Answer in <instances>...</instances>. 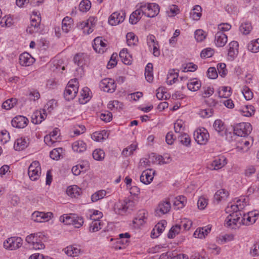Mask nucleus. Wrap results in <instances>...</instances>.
<instances>
[{
    "label": "nucleus",
    "mask_w": 259,
    "mask_h": 259,
    "mask_svg": "<svg viewBox=\"0 0 259 259\" xmlns=\"http://www.w3.org/2000/svg\"><path fill=\"white\" fill-rule=\"evenodd\" d=\"M45 236L41 233L31 234L26 237V241L32 245L34 249H42L45 248L43 241L45 240Z\"/></svg>",
    "instance_id": "nucleus-1"
},
{
    "label": "nucleus",
    "mask_w": 259,
    "mask_h": 259,
    "mask_svg": "<svg viewBox=\"0 0 259 259\" xmlns=\"http://www.w3.org/2000/svg\"><path fill=\"white\" fill-rule=\"evenodd\" d=\"M78 91V82L77 79L75 78L71 79L68 83L65 88L64 95L66 100L70 101L73 99Z\"/></svg>",
    "instance_id": "nucleus-2"
},
{
    "label": "nucleus",
    "mask_w": 259,
    "mask_h": 259,
    "mask_svg": "<svg viewBox=\"0 0 259 259\" xmlns=\"http://www.w3.org/2000/svg\"><path fill=\"white\" fill-rule=\"evenodd\" d=\"M135 206V202L125 198L122 203L119 202L115 205V212L119 214L124 215L128 210H132Z\"/></svg>",
    "instance_id": "nucleus-3"
},
{
    "label": "nucleus",
    "mask_w": 259,
    "mask_h": 259,
    "mask_svg": "<svg viewBox=\"0 0 259 259\" xmlns=\"http://www.w3.org/2000/svg\"><path fill=\"white\" fill-rule=\"evenodd\" d=\"M242 214L241 212L230 213L226 219L228 226L232 227V228H235L236 227H240L242 225V221L244 220L242 217Z\"/></svg>",
    "instance_id": "nucleus-4"
},
{
    "label": "nucleus",
    "mask_w": 259,
    "mask_h": 259,
    "mask_svg": "<svg viewBox=\"0 0 259 259\" xmlns=\"http://www.w3.org/2000/svg\"><path fill=\"white\" fill-rule=\"evenodd\" d=\"M252 131L251 125L248 122H242L237 124L234 127V133L240 137L248 136Z\"/></svg>",
    "instance_id": "nucleus-5"
},
{
    "label": "nucleus",
    "mask_w": 259,
    "mask_h": 259,
    "mask_svg": "<svg viewBox=\"0 0 259 259\" xmlns=\"http://www.w3.org/2000/svg\"><path fill=\"white\" fill-rule=\"evenodd\" d=\"M28 174L32 181L37 180L41 174V167L38 161H33L29 165L28 169Z\"/></svg>",
    "instance_id": "nucleus-6"
},
{
    "label": "nucleus",
    "mask_w": 259,
    "mask_h": 259,
    "mask_svg": "<svg viewBox=\"0 0 259 259\" xmlns=\"http://www.w3.org/2000/svg\"><path fill=\"white\" fill-rule=\"evenodd\" d=\"M144 15L148 17H154L159 12V7L155 3L142 4Z\"/></svg>",
    "instance_id": "nucleus-7"
},
{
    "label": "nucleus",
    "mask_w": 259,
    "mask_h": 259,
    "mask_svg": "<svg viewBox=\"0 0 259 259\" xmlns=\"http://www.w3.org/2000/svg\"><path fill=\"white\" fill-rule=\"evenodd\" d=\"M193 136L195 141L200 145L205 144L209 137L207 131L203 127L197 129L194 132Z\"/></svg>",
    "instance_id": "nucleus-8"
},
{
    "label": "nucleus",
    "mask_w": 259,
    "mask_h": 259,
    "mask_svg": "<svg viewBox=\"0 0 259 259\" xmlns=\"http://www.w3.org/2000/svg\"><path fill=\"white\" fill-rule=\"evenodd\" d=\"M22 241L23 240L20 237H10L4 241V247L6 249L15 250L22 246Z\"/></svg>",
    "instance_id": "nucleus-9"
},
{
    "label": "nucleus",
    "mask_w": 259,
    "mask_h": 259,
    "mask_svg": "<svg viewBox=\"0 0 259 259\" xmlns=\"http://www.w3.org/2000/svg\"><path fill=\"white\" fill-rule=\"evenodd\" d=\"M100 87L104 92L113 93L116 88V84L113 79L106 78L100 81Z\"/></svg>",
    "instance_id": "nucleus-10"
},
{
    "label": "nucleus",
    "mask_w": 259,
    "mask_h": 259,
    "mask_svg": "<svg viewBox=\"0 0 259 259\" xmlns=\"http://www.w3.org/2000/svg\"><path fill=\"white\" fill-rule=\"evenodd\" d=\"M125 17V13L123 11L115 12L109 17L108 22L111 25H116L122 22Z\"/></svg>",
    "instance_id": "nucleus-11"
},
{
    "label": "nucleus",
    "mask_w": 259,
    "mask_h": 259,
    "mask_svg": "<svg viewBox=\"0 0 259 259\" xmlns=\"http://www.w3.org/2000/svg\"><path fill=\"white\" fill-rule=\"evenodd\" d=\"M171 205L169 201H165L160 202L155 210V214L156 216L160 217L170 210Z\"/></svg>",
    "instance_id": "nucleus-12"
},
{
    "label": "nucleus",
    "mask_w": 259,
    "mask_h": 259,
    "mask_svg": "<svg viewBox=\"0 0 259 259\" xmlns=\"http://www.w3.org/2000/svg\"><path fill=\"white\" fill-rule=\"evenodd\" d=\"M53 217L51 212L45 213L44 212L35 211L32 214V219L37 222H42L49 221Z\"/></svg>",
    "instance_id": "nucleus-13"
},
{
    "label": "nucleus",
    "mask_w": 259,
    "mask_h": 259,
    "mask_svg": "<svg viewBox=\"0 0 259 259\" xmlns=\"http://www.w3.org/2000/svg\"><path fill=\"white\" fill-rule=\"evenodd\" d=\"M28 122V119L21 115L16 116L11 121L12 125L16 128H24L27 125Z\"/></svg>",
    "instance_id": "nucleus-14"
},
{
    "label": "nucleus",
    "mask_w": 259,
    "mask_h": 259,
    "mask_svg": "<svg viewBox=\"0 0 259 259\" xmlns=\"http://www.w3.org/2000/svg\"><path fill=\"white\" fill-rule=\"evenodd\" d=\"M106 47L107 44L102 40V37H97L94 39L93 47L96 52L103 53L107 49Z\"/></svg>",
    "instance_id": "nucleus-15"
},
{
    "label": "nucleus",
    "mask_w": 259,
    "mask_h": 259,
    "mask_svg": "<svg viewBox=\"0 0 259 259\" xmlns=\"http://www.w3.org/2000/svg\"><path fill=\"white\" fill-rule=\"evenodd\" d=\"M148 212L146 210L142 209L138 211L137 217L133 220V223L139 227L143 225L147 219Z\"/></svg>",
    "instance_id": "nucleus-16"
},
{
    "label": "nucleus",
    "mask_w": 259,
    "mask_h": 259,
    "mask_svg": "<svg viewBox=\"0 0 259 259\" xmlns=\"http://www.w3.org/2000/svg\"><path fill=\"white\" fill-rule=\"evenodd\" d=\"M47 117L46 110H36L33 112L31 116V121L34 124L40 123Z\"/></svg>",
    "instance_id": "nucleus-17"
},
{
    "label": "nucleus",
    "mask_w": 259,
    "mask_h": 259,
    "mask_svg": "<svg viewBox=\"0 0 259 259\" xmlns=\"http://www.w3.org/2000/svg\"><path fill=\"white\" fill-rule=\"evenodd\" d=\"M213 127L220 136L224 137L226 135V125L221 120H215L213 124Z\"/></svg>",
    "instance_id": "nucleus-18"
},
{
    "label": "nucleus",
    "mask_w": 259,
    "mask_h": 259,
    "mask_svg": "<svg viewBox=\"0 0 259 259\" xmlns=\"http://www.w3.org/2000/svg\"><path fill=\"white\" fill-rule=\"evenodd\" d=\"M35 59L28 53H23L19 56V63L22 66H29L32 65Z\"/></svg>",
    "instance_id": "nucleus-19"
},
{
    "label": "nucleus",
    "mask_w": 259,
    "mask_h": 259,
    "mask_svg": "<svg viewBox=\"0 0 259 259\" xmlns=\"http://www.w3.org/2000/svg\"><path fill=\"white\" fill-rule=\"evenodd\" d=\"M144 15L142 5L141 4L139 8L133 12L131 15L129 19L130 22L132 24H136L141 18L142 15Z\"/></svg>",
    "instance_id": "nucleus-20"
},
{
    "label": "nucleus",
    "mask_w": 259,
    "mask_h": 259,
    "mask_svg": "<svg viewBox=\"0 0 259 259\" xmlns=\"http://www.w3.org/2000/svg\"><path fill=\"white\" fill-rule=\"evenodd\" d=\"M154 173L151 169L143 171L140 176V181L144 184H150L153 181Z\"/></svg>",
    "instance_id": "nucleus-21"
},
{
    "label": "nucleus",
    "mask_w": 259,
    "mask_h": 259,
    "mask_svg": "<svg viewBox=\"0 0 259 259\" xmlns=\"http://www.w3.org/2000/svg\"><path fill=\"white\" fill-rule=\"evenodd\" d=\"M228 38L227 35L222 31H218L215 35V44L218 47H224L227 43Z\"/></svg>",
    "instance_id": "nucleus-22"
},
{
    "label": "nucleus",
    "mask_w": 259,
    "mask_h": 259,
    "mask_svg": "<svg viewBox=\"0 0 259 259\" xmlns=\"http://www.w3.org/2000/svg\"><path fill=\"white\" fill-rule=\"evenodd\" d=\"M240 202L241 200H238L237 201V204L235 205L229 203L225 209L226 212L227 213L240 212V210L244 208L245 205H246V204L241 205Z\"/></svg>",
    "instance_id": "nucleus-23"
},
{
    "label": "nucleus",
    "mask_w": 259,
    "mask_h": 259,
    "mask_svg": "<svg viewBox=\"0 0 259 259\" xmlns=\"http://www.w3.org/2000/svg\"><path fill=\"white\" fill-rule=\"evenodd\" d=\"M227 164V159L222 156L221 157L217 158L211 163L210 168L212 170H218Z\"/></svg>",
    "instance_id": "nucleus-24"
},
{
    "label": "nucleus",
    "mask_w": 259,
    "mask_h": 259,
    "mask_svg": "<svg viewBox=\"0 0 259 259\" xmlns=\"http://www.w3.org/2000/svg\"><path fill=\"white\" fill-rule=\"evenodd\" d=\"M166 224L165 221L158 223L153 229L151 236L152 238L157 237L164 230L165 226Z\"/></svg>",
    "instance_id": "nucleus-25"
},
{
    "label": "nucleus",
    "mask_w": 259,
    "mask_h": 259,
    "mask_svg": "<svg viewBox=\"0 0 259 259\" xmlns=\"http://www.w3.org/2000/svg\"><path fill=\"white\" fill-rule=\"evenodd\" d=\"M97 21V19L95 18H90L87 22H83L81 25H83L82 29L83 31H87L88 34H90L93 31V27L95 25V23Z\"/></svg>",
    "instance_id": "nucleus-26"
},
{
    "label": "nucleus",
    "mask_w": 259,
    "mask_h": 259,
    "mask_svg": "<svg viewBox=\"0 0 259 259\" xmlns=\"http://www.w3.org/2000/svg\"><path fill=\"white\" fill-rule=\"evenodd\" d=\"M40 22V19L39 17H38L37 20L32 19L30 26H29L26 29L27 32L30 34H33L38 32L39 28Z\"/></svg>",
    "instance_id": "nucleus-27"
},
{
    "label": "nucleus",
    "mask_w": 259,
    "mask_h": 259,
    "mask_svg": "<svg viewBox=\"0 0 259 259\" xmlns=\"http://www.w3.org/2000/svg\"><path fill=\"white\" fill-rule=\"evenodd\" d=\"M238 43L232 41L229 44L228 56L233 59L238 53Z\"/></svg>",
    "instance_id": "nucleus-28"
},
{
    "label": "nucleus",
    "mask_w": 259,
    "mask_h": 259,
    "mask_svg": "<svg viewBox=\"0 0 259 259\" xmlns=\"http://www.w3.org/2000/svg\"><path fill=\"white\" fill-rule=\"evenodd\" d=\"M211 228L208 226L198 228L194 232L193 236L195 238H203L210 232Z\"/></svg>",
    "instance_id": "nucleus-29"
},
{
    "label": "nucleus",
    "mask_w": 259,
    "mask_h": 259,
    "mask_svg": "<svg viewBox=\"0 0 259 259\" xmlns=\"http://www.w3.org/2000/svg\"><path fill=\"white\" fill-rule=\"evenodd\" d=\"M81 189L76 185L69 186L66 190L67 194L71 197H77L80 195Z\"/></svg>",
    "instance_id": "nucleus-30"
},
{
    "label": "nucleus",
    "mask_w": 259,
    "mask_h": 259,
    "mask_svg": "<svg viewBox=\"0 0 259 259\" xmlns=\"http://www.w3.org/2000/svg\"><path fill=\"white\" fill-rule=\"evenodd\" d=\"M229 196V192L224 189L219 190L214 195V199L218 202L221 200H225Z\"/></svg>",
    "instance_id": "nucleus-31"
},
{
    "label": "nucleus",
    "mask_w": 259,
    "mask_h": 259,
    "mask_svg": "<svg viewBox=\"0 0 259 259\" xmlns=\"http://www.w3.org/2000/svg\"><path fill=\"white\" fill-rule=\"evenodd\" d=\"M28 143L27 141L22 138L18 139L15 142L14 148L16 151H21L28 146Z\"/></svg>",
    "instance_id": "nucleus-32"
},
{
    "label": "nucleus",
    "mask_w": 259,
    "mask_h": 259,
    "mask_svg": "<svg viewBox=\"0 0 259 259\" xmlns=\"http://www.w3.org/2000/svg\"><path fill=\"white\" fill-rule=\"evenodd\" d=\"M201 86L200 81L195 78L190 79V81L187 83V88L188 90L192 92L198 91Z\"/></svg>",
    "instance_id": "nucleus-33"
},
{
    "label": "nucleus",
    "mask_w": 259,
    "mask_h": 259,
    "mask_svg": "<svg viewBox=\"0 0 259 259\" xmlns=\"http://www.w3.org/2000/svg\"><path fill=\"white\" fill-rule=\"evenodd\" d=\"M72 149L74 151L82 152L86 150L87 145L83 141H77L72 144Z\"/></svg>",
    "instance_id": "nucleus-34"
},
{
    "label": "nucleus",
    "mask_w": 259,
    "mask_h": 259,
    "mask_svg": "<svg viewBox=\"0 0 259 259\" xmlns=\"http://www.w3.org/2000/svg\"><path fill=\"white\" fill-rule=\"evenodd\" d=\"M187 202L186 198L183 196H179L176 197L174 201V206L177 209L182 208Z\"/></svg>",
    "instance_id": "nucleus-35"
},
{
    "label": "nucleus",
    "mask_w": 259,
    "mask_h": 259,
    "mask_svg": "<svg viewBox=\"0 0 259 259\" xmlns=\"http://www.w3.org/2000/svg\"><path fill=\"white\" fill-rule=\"evenodd\" d=\"M87 55L82 53L76 54L74 57V62L78 66L82 67L86 63Z\"/></svg>",
    "instance_id": "nucleus-36"
},
{
    "label": "nucleus",
    "mask_w": 259,
    "mask_h": 259,
    "mask_svg": "<svg viewBox=\"0 0 259 259\" xmlns=\"http://www.w3.org/2000/svg\"><path fill=\"white\" fill-rule=\"evenodd\" d=\"M119 57L122 62L126 65L131 64L130 55L127 52V49H123L119 53Z\"/></svg>",
    "instance_id": "nucleus-37"
},
{
    "label": "nucleus",
    "mask_w": 259,
    "mask_h": 259,
    "mask_svg": "<svg viewBox=\"0 0 259 259\" xmlns=\"http://www.w3.org/2000/svg\"><path fill=\"white\" fill-rule=\"evenodd\" d=\"M72 20L69 17H65L62 22V29L63 31L67 33L71 28Z\"/></svg>",
    "instance_id": "nucleus-38"
},
{
    "label": "nucleus",
    "mask_w": 259,
    "mask_h": 259,
    "mask_svg": "<svg viewBox=\"0 0 259 259\" xmlns=\"http://www.w3.org/2000/svg\"><path fill=\"white\" fill-rule=\"evenodd\" d=\"M240 112L243 116L250 117L254 114L255 109L252 105H247L240 110Z\"/></svg>",
    "instance_id": "nucleus-39"
},
{
    "label": "nucleus",
    "mask_w": 259,
    "mask_h": 259,
    "mask_svg": "<svg viewBox=\"0 0 259 259\" xmlns=\"http://www.w3.org/2000/svg\"><path fill=\"white\" fill-rule=\"evenodd\" d=\"M80 249L74 246H70L65 248V252L68 256H76L80 253Z\"/></svg>",
    "instance_id": "nucleus-40"
},
{
    "label": "nucleus",
    "mask_w": 259,
    "mask_h": 259,
    "mask_svg": "<svg viewBox=\"0 0 259 259\" xmlns=\"http://www.w3.org/2000/svg\"><path fill=\"white\" fill-rule=\"evenodd\" d=\"M127 44L129 46H134L137 45L138 38L133 32H128L126 35Z\"/></svg>",
    "instance_id": "nucleus-41"
},
{
    "label": "nucleus",
    "mask_w": 259,
    "mask_h": 259,
    "mask_svg": "<svg viewBox=\"0 0 259 259\" xmlns=\"http://www.w3.org/2000/svg\"><path fill=\"white\" fill-rule=\"evenodd\" d=\"M18 100L16 98H11L5 101L2 104V108L10 110L13 108L17 103Z\"/></svg>",
    "instance_id": "nucleus-42"
},
{
    "label": "nucleus",
    "mask_w": 259,
    "mask_h": 259,
    "mask_svg": "<svg viewBox=\"0 0 259 259\" xmlns=\"http://www.w3.org/2000/svg\"><path fill=\"white\" fill-rule=\"evenodd\" d=\"M201 11L202 8L199 5L195 6L191 12L193 19L198 20L201 16Z\"/></svg>",
    "instance_id": "nucleus-43"
},
{
    "label": "nucleus",
    "mask_w": 259,
    "mask_h": 259,
    "mask_svg": "<svg viewBox=\"0 0 259 259\" xmlns=\"http://www.w3.org/2000/svg\"><path fill=\"white\" fill-rule=\"evenodd\" d=\"M231 89L229 87H222L221 90L218 92L219 97L221 98H227L231 96Z\"/></svg>",
    "instance_id": "nucleus-44"
},
{
    "label": "nucleus",
    "mask_w": 259,
    "mask_h": 259,
    "mask_svg": "<svg viewBox=\"0 0 259 259\" xmlns=\"http://www.w3.org/2000/svg\"><path fill=\"white\" fill-rule=\"evenodd\" d=\"M248 50L252 53L259 51V38L251 41L247 46Z\"/></svg>",
    "instance_id": "nucleus-45"
},
{
    "label": "nucleus",
    "mask_w": 259,
    "mask_h": 259,
    "mask_svg": "<svg viewBox=\"0 0 259 259\" xmlns=\"http://www.w3.org/2000/svg\"><path fill=\"white\" fill-rule=\"evenodd\" d=\"M177 138L179 141L183 145L188 146L190 145L191 140L189 136L186 134H178Z\"/></svg>",
    "instance_id": "nucleus-46"
},
{
    "label": "nucleus",
    "mask_w": 259,
    "mask_h": 259,
    "mask_svg": "<svg viewBox=\"0 0 259 259\" xmlns=\"http://www.w3.org/2000/svg\"><path fill=\"white\" fill-rule=\"evenodd\" d=\"M74 215L69 216L67 214H64L60 217V221L65 225H73V221H74Z\"/></svg>",
    "instance_id": "nucleus-47"
},
{
    "label": "nucleus",
    "mask_w": 259,
    "mask_h": 259,
    "mask_svg": "<svg viewBox=\"0 0 259 259\" xmlns=\"http://www.w3.org/2000/svg\"><path fill=\"white\" fill-rule=\"evenodd\" d=\"M106 194V191L104 190L98 191L93 194L91 196V199L93 202H96L98 200L103 198Z\"/></svg>",
    "instance_id": "nucleus-48"
},
{
    "label": "nucleus",
    "mask_w": 259,
    "mask_h": 259,
    "mask_svg": "<svg viewBox=\"0 0 259 259\" xmlns=\"http://www.w3.org/2000/svg\"><path fill=\"white\" fill-rule=\"evenodd\" d=\"M91 7V3L89 0H82L79 4V9L82 12L88 11Z\"/></svg>",
    "instance_id": "nucleus-49"
},
{
    "label": "nucleus",
    "mask_w": 259,
    "mask_h": 259,
    "mask_svg": "<svg viewBox=\"0 0 259 259\" xmlns=\"http://www.w3.org/2000/svg\"><path fill=\"white\" fill-rule=\"evenodd\" d=\"M252 29V26L250 23L245 22L242 23L239 27V30L243 34H248Z\"/></svg>",
    "instance_id": "nucleus-50"
},
{
    "label": "nucleus",
    "mask_w": 259,
    "mask_h": 259,
    "mask_svg": "<svg viewBox=\"0 0 259 259\" xmlns=\"http://www.w3.org/2000/svg\"><path fill=\"white\" fill-rule=\"evenodd\" d=\"M181 230V226L179 225H176L172 226L167 234L168 238H173L176 235L180 232Z\"/></svg>",
    "instance_id": "nucleus-51"
},
{
    "label": "nucleus",
    "mask_w": 259,
    "mask_h": 259,
    "mask_svg": "<svg viewBox=\"0 0 259 259\" xmlns=\"http://www.w3.org/2000/svg\"><path fill=\"white\" fill-rule=\"evenodd\" d=\"M94 221L91 224L90 231V232H95L99 231L101 229V222L99 220H94Z\"/></svg>",
    "instance_id": "nucleus-52"
},
{
    "label": "nucleus",
    "mask_w": 259,
    "mask_h": 259,
    "mask_svg": "<svg viewBox=\"0 0 259 259\" xmlns=\"http://www.w3.org/2000/svg\"><path fill=\"white\" fill-rule=\"evenodd\" d=\"M93 157L96 160H102L104 158L105 153L102 149H96L93 152Z\"/></svg>",
    "instance_id": "nucleus-53"
},
{
    "label": "nucleus",
    "mask_w": 259,
    "mask_h": 259,
    "mask_svg": "<svg viewBox=\"0 0 259 259\" xmlns=\"http://www.w3.org/2000/svg\"><path fill=\"white\" fill-rule=\"evenodd\" d=\"M62 148L54 149L50 152V156L54 160H58L60 157V152H62Z\"/></svg>",
    "instance_id": "nucleus-54"
},
{
    "label": "nucleus",
    "mask_w": 259,
    "mask_h": 259,
    "mask_svg": "<svg viewBox=\"0 0 259 259\" xmlns=\"http://www.w3.org/2000/svg\"><path fill=\"white\" fill-rule=\"evenodd\" d=\"M201 91L202 96L203 98H208L211 96L214 93V89L213 88L208 87L207 88L203 87Z\"/></svg>",
    "instance_id": "nucleus-55"
},
{
    "label": "nucleus",
    "mask_w": 259,
    "mask_h": 259,
    "mask_svg": "<svg viewBox=\"0 0 259 259\" xmlns=\"http://www.w3.org/2000/svg\"><path fill=\"white\" fill-rule=\"evenodd\" d=\"M103 133L106 134L105 131H102L101 133L95 132L92 135V138L93 140L97 142H100L103 140L106 139V138L103 137Z\"/></svg>",
    "instance_id": "nucleus-56"
},
{
    "label": "nucleus",
    "mask_w": 259,
    "mask_h": 259,
    "mask_svg": "<svg viewBox=\"0 0 259 259\" xmlns=\"http://www.w3.org/2000/svg\"><path fill=\"white\" fill-rule=\"evenodd\" d=\"M217 69L220 76L224 77L227 74L226 65L224 63H220L217 65Z\"/></svg>",
    "instance_id": "nucleus-57"
},
{
    "label": "nucleus",
    "mask_w": 259,
    "mask_h": 259,
    "mask_svg": "<svg viewBox=\"0 0 259 259\" xmlns=\"http://www.w3.org/2000/svg\"><path fill=\"white\" fill-rule=\"evenodd\" d=\"M119 238L118 242H120L124 245H126L129 242V238L130 237V234L128 233L120 234L119 235Z\"/></svg>",
    "instance_id": "nucleus-58"
},
{
    "label": "nucleus",
    "mask_w": 259,
    "mask_h": 259,
    "mask_svg": "<svg viewBox=\"0 0 259 259\" xmlns=\"http://www.w3.org/2000/svg\"><path fill=\"white\" fill-rule=\"evenodd\" d=\"M242 93L246 100H249L253 98L252 92L251 91L249 88L246 86H244L243 87Z\"/></svg>",
    "instance_id": "nucleus-59"
},
{
    "label": "nucleus",
    "mask_w": 259,
    "mask_h": 259,
    "mask_svg": "<svg viewBox=\"0 0 259 259\" xmlns=\"http://www.w3.org/2000/svg\"><path fill=\"white\" fill-rule=\"evenodd\" d=\"M206 37V34L204 31L201 29H198L195 32V38L197 41H202Z\"/></svg>",
    "instance_id": "nucleus-60"
},
{
    "label": "nucleus",
    "mask_w": 259,
    "mask_h": 259,
    "mask_svg": "<svg viewBox=\"0 0 259 259\" xmlns=\"http://www.w3.org/2000/svg\"><path fill=\"white\" fill-rule=\"evenodd\" d=\"M166 12L169 17H173L179 13V9L176 5H172Z\"/></svg>",
    "instance_id": "nucleus-61"
},
{
    "label": "nucleus",
    "mask_w": 259,
    "mask_h": 259,
    "mask_svg": "<svg viewBox=\"0 0 259 259\" xmlns=\"http://www.w3.org/2000/svg\"><path fill=\"white\" fill-rule=\"evenodd\" d=\"M100 118L101 120L106 122H109L112 119V114L109 111H106L101 114Z\"/></svg>",
    "instance_id": "nucleus-62"
},
{
    "label": "nucleus",
    "mask_w": 259,
    "mask_h": 259,
    "mask_svg": "<svg viewBox=\"0 0 259 259\" xmlns=\"http://www.w3.org/2000/svg\"><path fill=\"white\" fill-rule=\"evenodd\" d=\"M242 218L244 219L243 220L242 225H249L255 222L256 218L252 219L247 214H243Z\"/></svg>",
    "instance_id": "nucleus-63"
},
{
    "label": "nucleus",
    "mask_w": 259,
    "mask_h": 259,
    "mask_svg": "<svg viewBox=\"0 0 259 259\" xmlns=\"http://www.w3.org/2000/svg\"><path fill=\"white\" fill-rule=\"evenodd\" d=\"M250 254L252 256L259 255V242H256L251 247Z\"/></svg>",
    "instance_id": "nucleus-64"
}]
</instances>
